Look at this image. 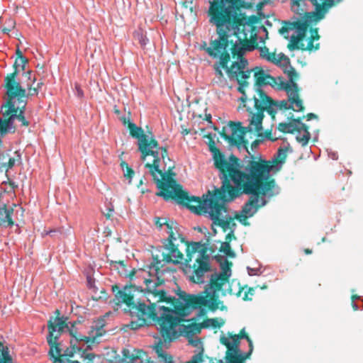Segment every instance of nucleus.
I'll use <instances>...</instances> for the list:
<instances>
[{"label":"nucleus","instance_id":"25","mask_svg":"<svg viewBox=\"0 0 363 363\" xmlns=\"http://www.w3.org/2000/svg\"><path fill=\"white\" fill-rule=\"evenodd\" d=\"M13 211V208L7 206L6 204L0 206V226L11 227L14 225V221L11 216Z\"/></svg>","mask_w":363,"mask_h":363},{"label":"nucleus","instance_id":"31","mask_svg":"<svg viewBox=\"0 0 363 363\" xmlns=\"http://www.w3.org/2000/svg\"><path fill=\"white\" fill-rule=\"evenodd\" d=\"M0 363H13L9 348L0 342Z\"/></svg>","mask_w":363,"mask_h":363},{"label":"nucleus","instance_id":"57","mask_svg":"<svg viewBox=\"0 0 363 363\" xmlns=\"http://www.w3.org/2000/svg\"><path fill=\"white\" fill-rule=\"evenodd\" d=\"M189 133H190V130H188V129H184V130H183L182 131V133L183 135H188Z\"/></svg>","mask_w":363,"mask_h":363},{"label":"nucleus","instance_id":"27","mask_svg":"<svg viewBox=\"0 0 363 363\" xmlns=\"http://www.w3.org/2000/svg\"><path fill=\"white\" fill-rule=\"evenodd\" d=\"M121 120L124 125L128 124V128L130 131V135L138 139V143L144 138L148 139L147 136L144 134V131L141 128L138 127L135 123L130 122L129 120H127L125 117H123Z\"/></svg>","mask_w":363,"mask_h":363},{"label":"nucleus","instance_id":"44","mask_svg":"<svg viewBox=\"0 0 363 363\" xmlns=\"http://www.w3.org/2000/svg\"><path fill=\"white\" fill-rule=\"evenodd\" d=\"M198 308H199V316L200 317H205L206 315V309H208V311H210L207 307H204V306H202V307H199Z\"/></svg>","mask_w":363,"mask_h":363},{"label":"nucleus","instance_id":"21","mask_svg":"<svg viewBox=\"0 0 363 363\" xmlns=\"http://www.w3.org/2000/svg\"><path fill=\"white\" fill-rule=\"evenodd\" d=\"M241 339L247 340L248 344L252 342L245 328L240 330L239 333L237 335L228 333L227 336L221 335L220 337V342L223 345L225 346L226 348H237L238 347H240Z\"/></svg>","mask_w":363,"mask_h":363},{"label":"nucleus","instance_id":"58","mask_svg":"<svg viewBox=\"0 0 363 363\" xmlns=\"http://www.w3.org/2000/svg\"><path fill=\"white\" fill-rule=\"evenodd\" d=\"M304 252L306 255H311L312 253V250L308 249V248H306V249L304 250Z\"/></svg>","mask_w":363,"mask_h":363},{"label":"nucleus","instance_id":"35","mask_svg":"<svg viewBox=\"0 0 363 363\" xmlns=\"http://www.w3.org/2000/svg\"><path fill=\"white\" fill-rule=\"evenodd\" d=\"M260 56L262 58L267 60L269 62H275V53H270L269 51V48L266 46L259 48Z\"/></svg>","mask_w":363,"mask_h":363},{"label":"nucleus","instance_id":"56","mask_svg":"<svg viewBox=\"0 0 363 363\" xmlns=\"http://www.w3.org/2000/svg\"><path fill=\"white\" fill-rule=\"evenodd\" d=\"M352 307L354 311H357L358 310L357 305L356 303H354V302H352Z\"/></svg>","mask_w":363,"mask_h":363},{"label":"nucleus","instance_id":"42","mask_svg":"<svg viewBox=\"0 0 363 363\" xmlns=\"http://www.w3.org/2000/svg\"><path fill=\"white\" fill-rule=\"evenodd\" d=\"M125 170V172H124V177L128 179H132L135 174L134 170L130 167H128Z\"/></svg>","mask_w":363,"mask_h":363},{"label":"nucleus","instance_id":"6","mask_svg":"<svg viewBox=\"0 0 363 363\" xmlns=\"http://www.w3.org/2000/svg\"><path fill=\"white\" fill-rule=\"evenodd\" d=\"M208 138V148L213 154V165L218 171V177L231 179L249 170L267 163L260 156H245L242 160L231 154L228 158L216 146L211 133L204 136Z\"/></svg>","mask_w":363,"mask_h":363},{"label":"nucleus","instance_id":"20","mask_svg":"<svg viewBox=\"0 0 363 363\" xmlns=\"http://www.w3.org/2000/svg\"><path fill=\"white\" fill-rule=\"evenodd\" d=\"M250 70L251 72L254 71L255 82V86H256V91L257 89H261L260 87L264 85H270L272 87H277L278 89V77L275 78L269 74H266L262 68L259 67H256L253 69Z\"/></svg>","mask_w":363,"mask_h":363},{"label":"nucleus","instance_id":"48","mask_svg":"<svg viewBox=\"0 0 363 363\" xmlns=\"http://www.w3.org/2000/svg\"><path fill=\"white\" fill-rule=\"evenodd\" d=\"M21 68L23 70H24L26 69V65L28 63V60L26 57H23V59H21Z\"/></svg>","mask_w":363,"mask_h":363},{"label":"nucleus","instance_id":"53","mask_svg":"<svg viewBox=\"0 0 363 363\" xmlns=\"http://www.w3.org/2000/svg\"><path fill=\"white\" fill-rule=\"evenodd\" d=\"M55 313H56V315H59L60 314V311H59V310H57V311H55ZM57 318H60V317L57 316V318H56V319H55V321H57V323H55L54 322H52L55 325H57V324L58 323V320H57ZM60 319H61L62 320H63L61 318H60ZM50 320H52V319L51 318ZM52 321H53V320H52Z\"/></svg>","mask_w":363,"mask_h":363},{"label":"nucleus","instance_id":"47","mask_svg":"<svg viewBox=\"0 0 363 363\" xmlns=\"http://www.w3.org/2000/svg\"><path fill=\"white\" fill-rule=\"evenodd\" d=\"M301 119L305 118V116H303V117H301ZM306 118H307V120H311V119H313V118H317V116L315 114V113H308L306 116Z\"/></svg>","mask_w":363,"mask_h":363},{"label":"nucleus","instance_id":"38","mask_svg":"<svg viewBox=\"0 0 363 363\" xmlns=\"http://www.w3.org/2000/svg\"><path fill=\"white\" fill-rule=\"evenodd\" d=\"M281 61H284L286 63V65L290 64L289 58L283 53L279 54V59H276L275 62H273L275 64H279Z\"/></svg>","mask_w":363,"mask_h":363},{"label":"nucleus","instance_id":"64","mask_svg":"<svg viewBox=\"0 0 363 363\" xmlns=\"http://www.w3.org/2000/svg\"><path fill=\"white\" fill-rule=\"evenodd\" d=\"M115 113H117V114H119L120 113V111L118 109H115Z\"/></svg>","mask_w":363,"mask_h":363},{"label":"nucleus","instance_id":"34","mask_svg":"<svg viewBox=\"0 0 363 363\" xmlns=\"http://www.w3.org/2000/svg\"><path fill=\"white\" fill-rule=\"evenodd\" d=\"M219 251L224 253L226 256L233 258L235 256V252L231 249L230 243L228 242H221V245L219 248Z\"/></svg>","mask_w":363,"mask_h":363},{"label":"nucleus","instance_id":"62","mask_svg":"<svg viewBox=\"0 0 363 363\" xmlns=\"http://www.w3.org/2000/svg\"><path fill=\"white\" fill-rule=\"evenodd\" d=\"M211 114L206 115V120L211 122Z\"/></svg>","mask_w":363,"mask_h":363},{"label":"nucleus","instance_id":"43","mask_svg":"<svg viewBox=\"0 0 363 363\" xmlns=\"http://www.w3.org/2000/svg\"><path fill=\"white\" fill-rule=\"evenodd\" d=\"M234 231H235V230L229 231V233L225 236V242H228V243H230L232 240L236 239V238L234 235Z\"/></svg>","mask_w":363,"mask_h":363},{"label":"nucleus","instance_id":"17","mask_svg":"<svg viewBox=\"0 0 363 363\" xmlns=\"http://www.w3.org/2000/svg\"><path fill=\"white\" fill-rule=\"evenodd\" d=\"M289 119L290 120L289 123H279L277 129L283 133L297 132L298 134H301V132H303L302 135H298L296 136V140L301 143L303 146L306 145L311 138L308 127L301 122V117L295 118L294 115H291L289 117Z\"/></svg>","mask_w":363,"mask_h":363},{"label":"nucleus","instance_id":"3","mask_svg":"<svg viewBox=\"0 0 363 363\" xmlns=\"http://www.w3.org/2000/svg\"><path fill=\"white\" fill-rule=\"evenodd\" d=\"M180 297L179 303H175L172 308L162 306L160 310V318L158 320V331L164 342H174L183 333L186 336L194 335L201 332L202 328H208V325L203 323H196V319L193 318L194 322L184 325L186 320L184 318L188 315L191 309H196L187 305V294L179 291L177 294Z\"/></svg>","mask_w":363,"mask_h":363},{"label":"nucleus","instance_id":"39","mask_svg":"<svg viewBox=\"0 0 363 363\" xmlns=\"http://www.w3.org/2000/svg\"><path fill=\"white\" fill-rule=\"evenodd\" d=\"M254 291H255V288L249 287L247 291H245L244 296H242V299L244 301L251 300L252 298L249 297V294L251 295V296H253L254 295Z\"/></svg>","mask_w":363,"mask_h":363},{"label":"nucleus","instance_id":"51","mask_svg":"<svg viewBox=\"0 0 363 363\" xmlns=\"http://www.w3.org/2000/svg\"><path fill=\"white\" fill-rule=\"evenodd\" d=\"M121 167L123 169V170H125L126 168H128L129 167V165L128 164V163L126 162L121 161Z\"/></svg>","mask_w":363,"mask_h":363},{"label":"nucleus","instance_id":"14","mask_svg":"<svg viewBox=\"0 0 363 363\" xmlns=\"http://www.w3.org/2000/svg\"><path fill=\"white\" fill-rule=\"evenodd\" d=\"M160 148L159 143L155 138H151L150 140L144 138L138 143V149L141 152L142 160H145L147 156L153 157L152 163H145V167L149 169V172L158 189L159 186H160L159 184L160 181L162 182H167V178L170 177L169 176H167L166 174L160 169Z\"/></svg>","mask_w":363,"mask_h":363},{"label":"nucleus","instance_id":"50","mask_svg":"<svg viewBox=\"0 0 363 363\" xmlns=\"http://www.w3.org/2000/svg\"><path fill=\"white\" fill-rule=\"evenodd\" d=\"M8 23L9 26V28H11V29L14 28L16 23L13 19L9 18L8 20Z\"/></svg>","mask_w":363,"mask_h":363},{"label":"nucleus","instance_id":"22","mask_svg":"<svg viewBox=\"0 0 363 363\" xmlns=\"http://www.w3.org/2000/svg\"><path fill=\"white\" fill-rule=\"evenodd\" d=\"M122 353L124 363H154L148 354L141 350H133L131 352L128 349H123Z\"/></svg>","mask_w":363,"mask_h":363},{"label":"nucleus","instance_id":"23","mask_svg":"<svg viewBox=\"0 0 363 363\" xmlns=\"http://www.w3.org/2000/svg\"><path fill=\"white\" fill-rule=\"evenodd\" d=\"M2 117L0 118V135L4 136L8 133H13L16 131V126L12 120V116H14L13 109L9 110V108H2Z\"/></svg>","mask_w":363,"mask_h":363},{"label":"nucleus","instance_id":"45","mask_svg":"<svg viewBox=\"0 0 363 363\" xmlns=\"http://www.w3.org/2000/svg\"><path fill=\"white\" fill-rule=\"evenodd\" d=\"M114 211V209L112 207H109L108 209H107V212L106 213H104V216H106V218L108 219H110L111 218L112 216H113V212Z\"/></svg>","mask_w":363,"mask_h":363},{"label":"nucleus","instance_id":"40","mask_svg":"<svg viewBox=\"0 0 363 363\" xmlns=\"http://www.w3.org/2000/svg\"><path fill=\"white\" fill-rule=\"evenodd\" d=\"M161 150V158L163 160V161L165 162V160H170L169 156H168V151L167 147H162L160 148Z\"/></svg>","mask_w":363,"mask_h":363},{"label":"nucleus","instance_id":"2","mask_svg":"<svg viewBox=\"0 0 363 363\" xmlns=\"http://www.w3.org/2000/svg\"><path fill=\"white\" fill-rule=\"evenodd\" d=\"M155 220V225L160 228L165 225L169 230L167 244L165 245L169 252L162 254V260L167 263L177 264L184 259L186 272L187 270L191 271V275L189 276L190 280L196 284L203 283L204 274L211 271L206 248L203 247L199 250L201 247V242L189 243L180 234L176 237L174 232L177 225L176 222L159 217H156Z\"/></svg>","mask_w":363,"mask_h":363},{"label":"nucleus","instance_id":"11","mask_svg":"<svg viewBox=\"0 0 363 363\" xmlns=\"http://www.w3.org/2000/svg\"><path fill=\"white\" fill-rule=\"evenodd\" d=\"M218 58H219V61L213 65L216 75L219 77H223V73L220 68L225 69L229 78L235 79L239 85L238 91L242 94L240 101L242 104L247 103V96L245 93V88L249 86L247 79L251 75V70L247 69V60H242L240 62H233L228 67V65L230 60V54L228 50L224 51Z\"/></svg>","mask_w":363,"mask_h":363},{"label":"nucleus","instance_id":"7","mask_svg":"<svg viewBox=\"0 0 363 363\" xmlns=\"http://www.w3.org/2000/svg\"><path fill=\"white\" fill-rule=\"evenodd\" d=\"M215 259L220 264L221 272L211 275L208 287L198 294H187V305L194 308L207 307L211 311H216L223 302L219 300L218 292L222 290L223 286L228 283L231 276L232 262L225 259L220 255H216Z\"/></svg>","mask_w":363,"mask_h":363},{"label":"nucleus","instance_id":"13","mask_svg":"<svg viewBox=\"0 0 363 363\" xmlns=\"http://www.w3.org/2000/svg\"><path fill=\"white\" fill-rule=\"evenodd\" d=\"M160 261L156 259L155 263H152L149 267L147 273L152 278H146L144 274L137 276L136 278H141L145 284L146 294L152 296L156 302H165L171 306V308L175 304L179 303L180 297L175 298L167 295V292L163 289H157V288L164 283V279L161 278L160 273Z\"/></svg>","mask_w":363,"mask_h":363},{"label":"nucleus","instance_id":"59","mask_svg":"<svg viewBox=\"0 0 363 363\" xmlns=\"http://www.w3.org/2000/svg\"><path fill=\"white\" fill-rule=\"evenodd\" d=\"M9 184L13 189L17 187V185L13 182H9Z\"/></svg>","mask_w":363,"mask_h":363},{"label":"nucleus","instance_id":"41","mask_svg":"<svg viewBox=\"0 0 363 363\" xmlns=\"http://www.w3.org/2000/svg\"><path fill=\"white\" fill-rule=\"evenodd\" d=\"M24 76L28 79V80L29 81V82H28L27 84H32V85H33V84L36 81V79L35 77H32V72L31 71H28L24 73Z\"/></svg>","mask_w":363,"mask_h":363},{"label":"nucleus","instance_id":"18","mask_svg":"<svg viewBox=\"0 0 363 363\" xmlns=\"http://www.w3.org/2000/svg\"><path fill=\"white\" fill-rule=\"evenodd\" d=\"M225 203L226 201H219L217 204H215L216 206H214V208L210 211L208 215L213 220V225L220 227L223 232L235 230L237 225L230 216L226 219L222 218L223 212L226 213L227 211Z\"/></svg>","mask_w":363,"mask_h":363},{"label":"nucleus","instance_id":"52","mask_svg":"<svg viewBox=\"0 0 363 363\" xmlns=\"http://www.w3.org/2000/svg\"><path fill=\"white\" fill-rule=\"evenodd\" d=\"M271 135H272V131L271 130H266L265 131V136L268 138V139H270L272 140H275L274 139L272 138H271Z\"/></svg>","mask_w":363,"mask_h":363},{"label":"nucleus","instance_id":"32","mask_svg":"<svg viewBox=\"0 0 363 363\" xmlns=\"http://www.w3.org/2000/svg\"><path fill=\"white\" fill-rule=\"evenodd\" d=\"M203 325H208V328L211 327L213 328H220L225 324V320L223 318H208L203 320Z\"/></svg>","mask_w":363,"mask_h":363},{"label":"nucleus","instance_id":"61","mask_svg":"<svg viewBox=\"0 0 363 363\" xmlns=\"http://www.w3.org/2000/svg\"><path fill=\"white\" fill-rule=\"evenodd\" d=\"M55 230H50V231H44L43 234L44 235H49V234H51L52 233H55Z\"/></svg>","mask_w":363,"mask_h":363},{"label":"nucleus","instance_id":"8","mask_svg":"<svg viewBox=\"0 0 363 363\" xmlns=\"http://www.w3.org/2000/svg\"><path fill=\"white\" fill-rule=\"evenodd\" d=\"M141 287L134 284L127 285L123 290H120L118 285L112 286V291L115 292L113 302L119 305L125 303L136 314L138 319L131 321L128 325L132 330H138L145 325H148L151 320L155 322L157 328H159L158 320L160 315L157 316L156 311V303H150L149 306L144 302L138 301L135 303L134 295L132 294L133 291L139 290Z\"/></svg>","mask_w":363,"mask_h":363},{"label":"nucleus","instance_id":"37","mask_svg":"<svg viewBox=\"0 0 363 363\" xmlns=\"http://www.w3.org/2000/svg\"><path fill=\"white\" fill-rule=\"evenodd\" d=\"M135 37L137 38L141 46L143 48L146 45V44L148 42V39L143 33H138Z\"/></svg>","mask_w":363,"mask_h":363},{"label":"nucleus","instance_id":"46","mask_svg":"<svg viewBox=\"0 0 363 363\" xmlns=\"http://www.w3.org/2000/svg\"><path fill=\"white\" fill-rule=\"evenodd\" d=\"M76 91H77V95L82 98L84 96V92L82 89L80 88V86L78 84L75 85Z\"/></svg>","mask_w":363,"mask_h":363},{"label":"nucleus","instance_id":"5","mask_svg":"<svg viewBox=\"0 0 363 363\" xmlns=\"http://www.w3.org/2000/svg\"><path fill=\"white\" fill-rule=\"evenodd\" d=\"M236 0H234V2ZM233 0H213L210 1L208 16L210 23L216 27L218 38L211 40L210 46L204 41L201 47L209 56L218 58L228 49V34L230 28L240 23L236 16L229 9H225L226 3H232Z\"/></svg>","mask_w":363,"mask_h":363},{"label":"nucleus","instance_id":"28","mask_svg":"<svg viewBox=\"0 0 363 363\" xmlns=\"http://www.w3.org/2000/svg\"><path fill=\"white\" fill-rule=\"evenodd\" d=\"M228 287L225 290H222V296L234 295L237 297L241 296L242 291L247 288V286H242L240 282L236 279H233L230 282L228 281Z\"/></svg>","mask_w":363,"mask_h":363},{"label":"nucleus","instance_id":"60","mask_svg":"<svg viewBox=\"0 0 363 363\" xmlns=\"http://www.w3.org/2000/svg\"><path fill=\"white\" fill-rule=\"evenodd\" d=\"M259 144V142L257 140H255L254 142H252V147H256L257 145Z\"/></svg>","mask_w":363,"mask_h":363},{"label":"nucleus","instance_id":"33","mask_svg":"<svg viewBox=\"0 0 363 363\" xmlns=\"http://www.w3.org/2000/svg\"><path fill=\"white\" fill-rule=\"evenodd\" d=\"M287 152H288V147L281 148L280 147L277 153V157L275 159V161L271 162L272 165L273 166L274 163L279 164V163H283L285 162V160L287 157Z\"/></svg>","mask_w":363,"mask_h":363},{"label":"nucleus","instance_id":"36","mask_svg":"<svg viewBox=\"0 0 363 363\" xmlns=\"http://www.w3.org/2000/svg\"><path fill=\"white\" fill-rule=\"evenodd\" d=\"M27 89L28 92H26V96L23 97V99L26 100L27 98L30 96L37 95L39 92V86L33 87L32 84H27Z\"/></svg>","mask_w":363,"mask_h":363},{"label":"nucleus","instance_id":"63","mask_svg":"<svg viewBox=\"0 0 363 363\" xmlns=\"http://www.w3.org/2000/svg\"><path fill=\"white\" fill-rule=\"evenodd\" d=\"M42 85H43V83H42V82H40V83H38V84H37V86H36L35 87H38V86H39V90H40V88H41V86H42Z\"/></svg>","mask_w":363,"mask_h":363},{"label":"nucleus","instance_id":"9","mask_svg":"<svg viewBox=\"0 0 363 363\" xmlns=\"http://www.w3.org/2000/svg\"><path fill=\"white\" fill-rule=\"evenodd\" d=\"M257 96H254L252 99H248L247 103L242 104L243 107L246 108L248 113L252 116V124L256 125V133L257 136L262 135V121L264 117V111L271 116L272 119L275 118L277 109L289 110L292 109L294 111L302 112L297 110L298 107L295 104H289L286 100L274 101L262 89H257Z\"/></svg>","mask_w":363,"mask_h":363},{"label":"nucleus","instance_id":"16","mask_svg":"<svg viewBox=\"0 0 363 363\" xmlns=\"http://www.w3.org/2000/svg\"><path fill=\"white\" fill-rule=\"evenodd\" d=\"M248 121L249 124L246 127H242L241 122L229 121L228 125L231 128L232 135L226 134L225 127H223L222 131L220 132V135L225 140L229 142L231 145L237 146L238 148L242 145L250 156L252 155L248 150V141L245 139V135L247 133H256V125L255 123L252 124V116L250 113Z\"/></svg>","mask_w":363,"mask_h":363},{"label":"nucleus","instance_id":"12","mask_svg":"<svg viewBox=\"0 0 363 363\" xmlns=\"http://www.w3.org/2000/svg\"><path fill=\"white\" fill-rule=\"evenodd\" d=\"M240 0L234 1L232 3H226L225 9H229L232 13L236 16V18L239 19L240 24L238 23L230 28L228 34V49L230 51L233 58L236 59L235 62H240L242 60H247L243 56L245 52L253 50L257 47V45L251 40L247 39L246 34L244 38L238 36V31L241 26L245 25V18L242 16L237 4Z\"/></svg>","mask_w":363,"mask_h":363},{"label":"nucleus","instance_id":"30","mask_svg":"<svg viewBox=\"0 0 363 363\" xmlns=\"http://www.w3.org/2000/svg\"><path fill=\"white\" fill-rule=\"evenodd\" d=\"M171 342H164L162 337L160 336V340L155 345V352L159 357L164 362V363H174L172 357L168 355L163 352V347L166 346L167 344H169Z\"/></svg>","mask_w":363,"mask_h":363},{"label":"nucleus","instance_id":"55","mask_svg":"<svg viewBox=\"0 0 363 363\" xmlns=\"http://www.w3.org/2000/svg\"><path fill=\"white\" fill-rule=\"evenodd\" d=\"M360 297L358 295H352L351 296L352 302H354L356 299H359Z\"/></svg>","mask_w":363,"mask_h":363},{"label":"nucleus","instance_id":"19","mask_svg":"<svg viewBox=\"0 0 363 363\" xmlns=\"http://www.w3.org/2000/svg\"><path fill=\"white\" fill-rule=\"evenodd\" d=\"M21 160V155L18 151L13 152L11 149L4 147L0 138V169L8 172L13 168L16 162Z\"/></svg>","mask_w":363,"mask_h":363},{"label":"nucleus","instance_id":"15","mask_svg":"<svg viewBox=\"0 0 363 363\" xmlns=\"http://www.w3.org/2000/svg\"><path fill=\"white\" fill-rule=\"evenodd\" d=\"M283 72L287 74L289 81L285 82L283 81L282 77H278V90L286 91L288 95V101L291 104H295L299 111H304L305 108L303 105V101L299 97V89L296 80L298 79V75L295 68L290 64L283 65Z\"/></svg>","mask_w":363,"mask_h":363},{"label":"nucleus","instance_id":"49","mask_svg":"<svg viewBox=\"0 0 363 363\" xmlns=\"http://www.w3.org/2000/svg\"><path fill=\"white\" fill-rule=\"evenodd\" d=\"M16 56H17V58L18 59H23V57H24V56L23 55V53L20 50V49L18 48L16 50Z\"/></svg>","mask_w":363,"mask_h":363},{"label":"nucleus","instance_id":"26","mask_svg":"<svg viewBox=\"0 0 363 363\" xmlns=\"http://www.w3.org/2000/svg\"><path fill=\"white\" fill-rule=\"evenodd\" d=\"M232 352V363H245L246 360L250 359L253 351V343L249 344V351L247 352H242L240 347L237 348H230Z\"/></svg>","mask_w":363,"mask_h":363},{"label":"nucleus","instance_id":"54","mask_svg":"<svg viewBox=\"0 0 363 363\" xmlns=\"http://www.w3.org/2000/svg\"><path fill=\"white\" fill-rule=\"evenodd\" d=\"M11 30V28H4L2 29V32H3L4 33H7V34H8Z\"/></svg>","mask_w":363,"mask_h":363},{"label":"nucleus","instance_id":"4","mask_svg":"<svg viewBox=\"0 0 363 363\" xmlns=\"http://www.w3.org/2000/svg\"><path fill=\"white\" fill-rule=\"evenodd\" d=\"M221 181V186L215 189L214 191H208V195L200 197L189 196V193L182 189V185L177 183V181L168 177L167 182H160V191L156 193L158 196L162 197L164 200L175 199L179 203L189 208L191 212L197 215H209L210 211L214 208V204L222 201L223 192L225 190L224 186L228 182V179L219 177Z\"/></svg>","mask_w":363,"mask_h":363},{"label":"nucleus","instance_id":"24","mask_svg":"<svg viewBox=\"0 0 363 363\" xmlns=\"http://www.w3.org/2000/svg\"><path fill=\"white\" fill-rule=\"evenodd\" d=\"M109 264L111 269L118 271V273L121 276L129 278L130 281H133L134 278L137 277V276H140V274L147 273L145 269L141 268L138 269H133L131 271L128 272L127 269V265L125 264L123 260H111Z\"/></svg>","mask_w":363,"mask_h":363},{"label":"nucleus","instance_id":"29","mask_svg":"<svg viewBox=\"0 0 363 363\" xmlns=\"http://www.w3.org/2000/svg\"><path fill=\"white\" fill-rule=\"evenodd\" d=\"M74 327V325H72ZM69 334L75 339V342H85L86 343H94L96 342V339L97 337H100L102 335V333L100 332V329L96 331V335L94 336H86L78 333L73 328L69 329Z\"/></svg>","mask_w":363,"mask_h":363},{"label":"nucleus","instance_id":"1","mask_svg":"<svg viewBox=\"0 0 363 363\" xmlns=\"http://www.w3.org/2000/svg\"><path fill=\"white\" fill-rule=\"evenodd\" d=\"M271 162H267L246 172L229 179L225 184L222 201L229 202L241 195H250L244 204L241 214L235 218L244 225L249 217H252L259 208L265 206L267 197L271 199L279 194V187L271 176Z\"/></svg>","mask_w":363,"mask_h":363},{"label":"nucleus","instance_id":"10","mask_svg":"<svg viewBox=\"0 0 363 363\" xmlns=\"http://www.w3.org/2000/svg\"><path fill=\"white\" fill-rule=\"evenodd\" d=\"M16 63L17 60L13 65L15 70L12 73L8 74L4 78V87L6 89V93L5 102L2 104V108L13 109V114L15 115L11 117L13 122L14 123V120L16 119L21 123V126L27 128L30 123L24 116L27 105V100L23 99V97L26 96V89L16 79L18 75Z\"/></svg>","mask_w":363,"mask_h":363}]
</instances>
